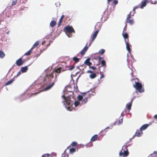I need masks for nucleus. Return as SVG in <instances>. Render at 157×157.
Instances as JSON below:
<instances>
[{
  "instance_id": "nucleus-1",
  "label": "nucleus",
  "mask_w": 157,
  "mask_h": 157,
  "mask_svg": "<svg viewBox=\"0 0 157 157\" xmlns=\"http://www.w3.org/2000/svg\"><path fill=\"white\" fill-rule=\"evenodd\" d=\"M74 93L71 92V94H69L68 92H66L62 96V102L63 103V105L68 111H72L73 109V105L74 104L75 107L80 105L81 106L82 105L80 101H75L73 95Z\"/></svg>"
},
{
  "instance_id": "nucleus-2",
  "label": "nucleus",
  "mask_w": 157,
  "mask_h": 157,
  "mask_svg": "<svg viewBox=\"0 0 157 157\" xmlns=\"http://www.w3.org/2000/svg\"><path fill=\"white\" fill-rule=\"evenodd\" d=\"M53 78V73L50 74H45V76L44 77L43 85L44 86H47L44 88V91H46L51 89L55 84V82H52L50 83L52 79Z\"/></svg>"
},
{
  "instance_id": "nucleus-3",
  "label": "nucleus",
  "mask_w": 157,
  "mask_h": 157,
  "mask_svg": "<svg viewBox=\"0 0 157 157\" xmlns=\"http://www.w3.org/2000/svg\"><path fill=\"white\" fill-rule=\"evenodd\" d=\"M64 31L66 32V35L69 37H71L72 36V35L71 33H75V31L72 26L67 25L64 28Z\"/></svg>"
},
{
  "instance_id": "nucleus-4",
  "label": "nucleus",
  "mask_w": 157,
  "mask_h": 157,
  "mask_svg": "<svg viewBox=\"0 0 157 157\" xmlns=\"http://www.w3.org/2000/svg\"><path fill=\"white\" fill-rule=\"evenodd\" d=\"M133 86L140 93H142L144 91V89L142 88V84L139 82H135V84L133 85Z\"/></svg>"
},
{
  "instance_id": "nucleus-5",
  "label": "nucleus",
  "mask_w": 157,
  "mask_h": 157,
  "mask_svg": "<svg viewBox=\"0 0 157 157\" xmlns=\"http://www.w3.org/2000/svg\"><path fill=\"white\" fill-rule=\"evenodd\" d=\"M128 146L124 145L122 147L121 150L120 152L119 155L121 156L122 155L127 156L129 154V152L128 151L127 147Z\"/></svg>"
},
{
  "instance_id": "nucleus-6",
  "label": "nucleus",
  "mask_w": 157,
  "mask_h": 157,
  "mask_svg": "<svg viewBox=\"0 0 157 157\" xmlns=\"http://www.w3.org/2000/svg\"><path fill=\"white\" fill-rule=\"evenodd\" d=\"M125 42L126 44V48L128 52L130 54L131 51V45L128 42H127V40H125Z\"/></svg>"
},
{
  "instance_id": "nucleus-7",
  "label": "nucleus",
  "mask_w": 157,
  "mask_h": 157,
  "mask_svg": "<svg viewBox=\"0 0 157 157\" xmlns=\"http://www.w3.org/2000/svg\"><path fill=\"white\" fill-rule=\"evenodd\" d=\"M87 43L86 45L79 53L81 54L82 55H83L85 54V52L87 51L88 48V47L87 46Z\"/></svg>"
},
{
  "instance_id": "nucleus-8",
  "label": "nucleus",
  "mask_w": 157,
  "mask_h": 157,
  "mask_svg": "<svg viewBox=\"0 0 157 157\" xmlns=\"http://www.w3.org/2000/svg\"><path fill=\"white\" fill-rule=\"evenodd\" d=\"M88 96L85 97L84 98L82 99V100L80 101L81 104L82 105H84L86 104L88 101Z\"/></svg>"
},
{
  "instance_id": "nucleus-9",
  "label": "nucleus",
  "mask_w": 157,
  "mask_h": 157,
  "mask_svg": "<svg viewBox=\"0 0 157 157\" xmlns=\"http://www.w3.org/2000/svg\"><path fill=\"white\" fill-rule=\"evenodd\" d=\"M147 0H142L141 3V5L140 6V8L143 9L144 7L146 6L147 5Z\"/></svg>"
},
{
  "instance_id": "nucleus-10",
  "label": "nucleus",
  "mask_w": 157,
  "mask_h": 157,
  "mask_svg": "<svg viewBox=\"0 0 157 157\" xmlns=\"http://www.w3.org/2000/svg\"><path fill=\"white\" fill-rule=\"evenodd\" d=\"M24 62L22 60L21 58L17 60L16 63L18 66H20Z\"/></svg>"
},
{
  "instance_id": "nucleus-11",
  "label": "nucleus",
  "mask_w": 157,
  "mask_h": 157,
  "mask_svg": "<svg viewBox=\"0 0 157 157\" xmlns=\"http://www.w3.org/2000/svg\"><path fill=\"white\" fill-rule=\"evenodd\" d=\"M90 58L87 59L85 61L84 63L89 66H90L92 64V63L90 61Z\"/></svg>"
},
{
  "instance_id": "nucleus-12",
  "label": "nucleus",
  "mask_w": 157,
  "mask_h": 157,
  "mask_svg": "<svg viewBox=\"0 0 157 157\" xmlns=\"http://www.w3.org/2000/svg\"><path fill=\"white\" fill-rule=\"evenodd\" d=\"M149 126V125L148 124H144L140 128V130L141 131L145 130Z\"/></svg>"
},
{
  "instance_id": "nucleus-13",
  "label": "nucleus",
  "mask_w": 157,
  "mask_h": 157,
  "mask_svg": "<svg viewBox=\"0 0 157 157\" xmlns=\"http://www.w3.org/2000/svg\"><path fill=\"white\" fill-rule=\"evenodd\" d=\"M132 105V102H128L126 105V108L128 109V111H129L131 109V108Z\"/></svg>"
},
{
  "instance_id": "nucleus-14",
  "label": "nucleus",
  "mask_w": 157,
  "mask_h": 157,
  "mask_svg": "<svg viewBox=\"0 0 157 157\" xmlns=\"http://www.w3.org/2000/svg\"><path fill=\"white\" fill-rule=\"evenodd\" d=\"M122 35L124 39V40H126L127 39L128 40V35L127 33H124V32H123L122 33Z\"/></svg>"
},
{
  "instance_id": "nucleus-15",
  "label": "nucleus",
  "mask_w": 157,
  "mask_h": 157,
  "mask_svg": "<svg viewBox=\"0 0 157 157\" xmlns=\"http://www.w3.org/2000/svg\"><path fill=\"white\" fill-rule=\"evenodd\" d=\"M28 69V66H25L21 68V71L22 73H25L27 72Z\"/></svg>"
},
{
  "instance_id": "nucleus-16",
  "label": "nucleus",
  "mask_w": 157,
  "mask_h": 157,
  "mask_svg": "<svg viewBox=\"0 0 157 157\" xmlns=\"http://www.w3.org/2000/svg\"><path fill=\"white\" fill-rule=\"evenodd\" d=\"M99 29L98 30H96L94 33V34H93V37H92V41H93L96 38V37L97 35H98V34L99 32Z\"/></svg>"
},
{
  "instance_id": "nucleus-17",
  "label": "nucleus",
  "mask_w": 157,
  "mask_h": 157,
  "mask_svg": "<svg viewBox=\"0 0 157 157\" xmlns=\"http://www.w3.org/2000/svg\"><path fill=\"white\" fill-rule=\"evenodd\" d=\"M14 80V78L12 79H10L5 84V86H6L7 85L10 84L13 82Z\"/></svg>"
},
{
  "instance_id": "nucleus-18",
  "label": "nucleus",
  "mask_w": 157,
  "mask_h": 157,
  "mask_svg": "<svg viewBox=\"0 0 157 157\" xmlns=\"http://www.w3.org/2000/svg\"><path fill=\"white\" fill-rule=\"evenodd\" d=\"M157 151H154L153 153L150 154L148 157H157Z\"/></svg>"
},
{
  "instance_id": "nucleus-19",
  "label": "nucleus",
  "mask_w": 157,
  "mask_h": 157,
  "mask_svg": "<svg viewBox=\"0 0 157 157\" xmlns=\"http://www.w3.org/2000/svg\"><path fill=\"white\" fill-rule=\"evenodd\" d=\"M56 21L55 20L52 21L50 23V26L51 27L53 28V27L56 25Z\"/></svg>"
},
{
  "instance_id": "nucleus-20",
  "label": "nucleus",
  "mask_w": 157,
  "mask_h": 157,
  "mask_svg": "<svg viewBox=\"0 0 157 157\" xmlns=\"http://www.w3.org/2000/svg\"><path fill=\"white\" fill-rule=\"evenodd\" d=\"M98 135L95 134L92 137L90 140V141L94 142L98 138Z\"/></svg>"
},
{
  "instance_id": "nucleus-21",
  "label": "nucleus",
  "mask_w": 157,
  "mask_h": 157,
  "mask_svg": "<svg viewBox=\"0 0 157 157\" xmlns=\"http://www.w3.org/2000/svg\"><path fill=\"white\" fill-rule=\"evenodd\" d=\"M142 134L143 132H142V131H140V132H137V130L136 132L135 133V135H136V136L137 137H140L142 135Z\"/></svg>"
},
{
  "instance_id": "nucleus-22",
  "label": "nucleus",
  "mask_w": 157,
  "mask_h": 157,
  "mask_svg": "<svg viewBox=\"0 0 157 157\" xmlns=\"http://www.w3.org/2000/svg\"><path fill=\"white\" fill-rule=\"evenodd\" d=\"M97 76V75L95 73H93L91 74L90 75V78L91 79H94Z\"/></svg>"
},
{
  "instance_id": "nucleus-23",
  "label": "nucleus",
  "mask_w": 157,
  "mask_h": 157,
  "mask_svg": "<svg viewBox=\"0 0 157 157\" xmlns=\"http://www.w3.org/2000/svg\"><path fill=\"white\" fill-rule=\"evenodd\" d=\"M132 11H131L129 14H128L127 17V18L125 20V22H128V20L129 18H131V16H132Z\"/></svg>"
},
{
  "instance_id": "nucleus-24",
  "label": "nucleus",
  "mask_w": 157,
  "mask_h": 157,
  "mask_svg": "<svg viewBox=\"0 0 157 157\" xmlns=\"http://www.w3.org/2000/svg\"><path fill=\"white\" fill-rule=\"evenodd\" d=\"M62 68L61 67L55 68L54 70L55 72L57 73H60L61 70Z\"/></svg>"
},
{
  "instance_id": "nucleus-25",
  "label": "nucleus",
  "mask_w": 157,
  "mask_h": 157,
  "mask_svg": "<svg viewBox=\"0 0 157 157\" xmlns=\"http://www.w3.org/2000/svg\"><path fill=\"white\" fill-rule=\"evenodd\" d=\"M85 96L82 95H78V101H81Z\"/></svg>"
},
{
  "instance_id": "nucleus-26",
  "label": "nucleus",
  "mask_w": 157,
  "mask_h": 157,
  "mask_svg": "<svg viewBox=\"0 0 157 157\" xmlns=\"http://www.w3.org/2000/svg\"><path fill=\"white\" fill-rule=\"evenodd\" d=\"M76 151V149L75 148H71L70 149L69 153L71 154H73Z\"/></svg>"
},
{
  "instance_id": "nucleus-27",
  "label": "nucleus",
  "mask_w": 157,
  "mask_h": 157,
  "mask_svg": "<svg viewBox=\"0 0 157 157\" xmlns=\"http://www.w3.org/2000/svg\"><path fill=\"white\" fill-rule=\"evenodd\" d=\"M79 59H80L77 58V56H75L72 59L75 62V63H77L79 61Z\"/></svg>"
},
{
  "instance_id": "nucleus-28",
  "label": "nucleus",
  "mask_w": 157,
  "mask_h": 157,
  "mask_svg": "<svg viewBox=\"0 0 157 157\" xmlns=\"http://www.w3.org/2000/svg\"><path fill=\"white\" fill-rule=\"evenodd\" d=\"M64 17V15H63L61 17L60 19L59 20V23L58 24V26L59 27L61 23V22L62 21V19Z\"/></svg>"
},
{
  "instance_id": "nucleus-29",
  "label": "nucleus",
  "mask_w": 157,
  "mask_h": 157,
  "mask_svg": "<svg viewBox=\"0 0 157 157\" xmlns=\"http://www.w3.org/2000/svg\"><path fill=\"white\" fill-rule=\"evenodd\" d=\"M39 44V42L38 41H36L35 43L33 45L32 47L31 48L33 50L34 48L36 47L37 45H38Z\"/></svg>"
},
{
  "instance_id": "nucleus-30",
  "label": "nucleus",
  "mask_w": 157,
  "mask_h": 157,
  "mask_svg": "<svg viewBox=\"0 0 157 157\" xmlns=\"http://www.w3.org/2000/svg\"><path fill=\"white\" fill-rule=\"evenodd\" d=\"M5 56V54L2 51L0 50V58H3Z\"/></svg>"
},
{
  "instance_id": "nucleus-31",
  "label": "nucleus",
  "mask_w": 157,
  "mask_h": 157,
  "mask_svg": "<svg viewBox=\"0 0 157 157\" xmlns=\"http://www.w3.org/2000/svg\"><path fill=\"white\" fill-rule=\"evenodd\" d=\"M32 50H33V49H32L31 48L30 50H29L27 52H26L25 54L24 55L28 56L29 55H30V53H31L32 51Z\"/></svg>"
},
{
  "instance_id": "nucleus-32",
  "label": "nucleus",
  "mask_w": 157,
  "mask_h": 157,
  "mask_svg": "<svg viewBox=\"0 0 157 157\" xmlns=\"http://www.w3.org/2000/svg\"><path fill=\"white\" fill-rule=\"evenodd\" d=\"M101 65L103 67H105L106 66V62L105 60H102L101 62Z\"/></svg>"
},
{
  "instance_id": "nucleus-33",
  "label": "nucleus",
  "mask_w": 157,
  "mask_h": 157,
  "mask_svg": "<svg viewBox=\"0 0 157 157\" xmlns=\"http://www.w3.org/2000/svg\"><path fill=\"white\" fill-rule=\"evenodd\" d=\"M128 22L131 25H133L134 24L133 20V19H129L128 20Z\"/></svg>"
},
{
  "instance_id": "nucleus-34",
  "label": "nucleus",
  "mask_w": 157,
  "mask_h": 157,
  "mask_svg": "<svg viewBox=\"0 0 157 157\" xmlns=\"http://www.w3.org/2000/svg\"><path fill=\"white\" fill-rule=\"evenodd\" d=\"M105 51V50H104V49H101L99 50L98 53L101 54H103V53H104Z\"/></svg>"
},
{
  "instance_id": "nucleus-35",
  "label": "nucleus",
  "mask_w": 157,
  "mask_h": 157,
  "mask_svg": "<svg viewBox=\"0 0 157 157\" xmlns=\"http://www.w3.org/2000/svg\"><path fill=\"white\" fill-rule=\"evenodd\" d=\"M71 145L73 146H75L77 145V143L75 142H73L71 144Z\"/></svg>"
},
{
  "instance_id": "nucleus-36",
  "label": "nucleus",
  "mask_w": 157,
  "mask_h": 157,
  "mask_svg": "<svg viewBox=\"0 0 157 157\" xmlns=\"http://www.w3.org/2000/svg\"><path fill=\"white\" fill-rule=\"evenodd\" d=\"M21 72L20 71H19L18 72L17 75L15 76H14V78H17L18 76H19L20 75H21Z\"/></svg>"
},
{
  "instance_id": "nucleus-37",
  "label": "nucleus",
  "mask_w": 157,
  "mask_h": 157,
  "mask_svg": "<svg viewBox=\"0 0 157 157\" xmlns=\"http://www.w3.org/2000/svg\"><path fill=\"white\" fill-rule=\"evenodd\" d=\"M17 1V0H13L12 2V5L13 6L15 5Z\"/></svg>"
},
{
  "instance_id": "nucleus-38",
  "label": "nucleus",
  "mask_w": 157,
  "mask_h": 157,
  "mask_svg": "<svg viewBox=\"0 0 157 157\" xmlns=\"http://www.w3.org/2000/svg\"><path fill=\"white\" fill-rule=\"evenodd\" d=\"M69 89H69H68V90H67V91H63V94H64V93H65V92H68V93H69V94H71V92H73L72 91H70V89Z\"/></svg>"
},
{
  "instance_id": "nucleus-39",
  "label": "nucleus",
  "mask_w": 157,
  "mask_h": 157,
  "mask_svg": "<svg viewBox=\"0 0 157 157\" xmlns=\"http://www.w3.org/2000/svg\"><path fill=\"white\" fill-rule=\"evenodd\" d=\"M135 8L134 7L133 9V14H132V16H133L134 15L135 13Z\"/></svg>"
},
{
  "instance_id": "nucleus-40",
  "label": "nucleus",
  "mask_w": 157,
  "mask_h": 157,
  "mask_svg": "<svg viewBox=\"0 0 157 157\" xmlns=\"http://www.w3.org/2000/svg\"><path fill=\"white\" fill-rule=\"evenodd\" d=\"M114 1V5H116L118 3V2L117 0H113Z\"/></svg>"
},
{
  "instance_id": "nucleus-41",
  "label": "nucleus",
  "mask_w": 157,
  "mask_h": 157,
  "mask_svg": "<svg viewBox=\"0 0 157 157\" xmlns=\"http://www.w3.org/2000/svg\"><path fill=\"white\" fill-rule=\"evenodd\" d=\"M90 68H91V69H92L93 70H96L97 69V68L96 67H94V66H91L90 67Z\"/></svg>"
},
{
  "instance_id": "nucleus-42",
  "label": "nucleus",
  "mask_w": 157,
  "mask_h": 157,
  "mask_svg": "<svg viewBox=\"0 0 157 157\" xmlns=\"http://www.w3.org/2000/svg\"><path fill=\"white\" fill-rule=\"evenodd\" d=\"M74 66H72L69 69V70L70 71H71L74 68Z\"/></svg>"
},
{
  "instance_id": "nucleus-43",
  "label": "nucleus",
  "mask_w": 157,
  "mask_h": 157,
  "mask_svg": "<svg viewBox=\"0 0 157 157\" xmlns=\"http://www.w3.org/2000/svg\"><path fill=\"white\" fill-rule=\"evenodd\" d=\"M123 122V118L121 119L119 121L118 124H121Z\"/></svg>"
},
{
  "instance_id": "nucleus-44",
  "label": "nucleus",
  "mask_w": 157,
  "mask_h": 157,
  "mask_svg": "<svg viewBox=\"0 0 157 157\" xmlns=\"http://www.w3.org/2000/svg\"><path fill=\"white\" fill-rule=\"evenodd\" d=\"M132 139H130V140H129V141H128V142H127L125 144V146L127 145V144L129 143V142H130L131 141V140H132Z\"/></svg>"
},
{
  "instance_id": "nucleus-45",
  "label": "nucleus",
  "mask_w": 157,
  "mask_h": 157,
  "mask_svg": "<svg viewBox=\"0 0 157 157\" xmlns=\"http://www.w3.org/2000/svg\"><path fill=\"white\" fill-rule=\"evenodd\" d=\"M115 123H116V122H115L114 123H112L111 124V129H112V128L113 127V125H115Z\"/></svg>"
},
{
  "instance_id": "nucleus-46",
  "label": "nucleus",
  "mask_w": 157,
  "mask_h": 157,
  "mask_svg": "<svg viewBox=\"0 0 157 157\" xmlns=\"http://www.w3.org/2000/svg\"><path fill=\"white\" fill-rule=\"evenodd\" d=\"M126 26H127V24H126L125 26H124V28L123 32H124V31H125L126 30Z\"/></svg>"
},
{
  "instance_id": "nucleus-47",
  "label": "nucleus",
  "mask_w": 157,
  "mask_h": 157,
  "mask_svg": "<svg viewBox=\"0 0 157 157\" xmlns=\"http://www.w3.org/2000/svg\"><path fill=\"white\" fill-rule=\"evenodd\" d=\"M139 5H138L134 7V8H135L136 9L139 8Z\"/></svg>"
},
{
  "instance_id": "nucleus-48",
  "label": "nucleus",
  "mask_w": 157,
  "mask_h": 157,
  "mask_svg": "<svg viewBox=\"0 0 157 157\" xmlns=\"http://www.w3.org/2000/svg\"><path fill=\"white\" fill-rule=\"evenodd\" d=\"M87 73H90L91 74L92 73H93V72L91 70H88V71H87Z\"/></svg>"
},
{
  "instance_id": "nucleus-49",
  "label": "nucleus",
  "mask_w": 157,
  "mask_h": 157,
  "mask_svg": "<svg viewBox=\"0 0 157 157\" xmlns=\"http://www.w3.org/2000/svg\"><path fill=\"white\" fill-rule=\"evenodd\" d=\"M136 98L135 96L134 97L132 98L131 99V101L130 102H132V101H133L134 99Z\"/></svg>"
},
{
  "instance_id": "nucleus-50",
  "label": "nucleus",
  "mask_w": 157,
  "mask_h": 157,
  "mask_svg": "<svg viewBox=\"0 0 157 157\" xmlns=\"http://www.w3.org/2000/svg\"><path fill=\"white\" fill-rule=\"evenodd\" d=\"M45 154V155L46 157H48L50 155V154Z\"/></svg>"
},
{
  "instance_id": "nucleus-51",
  "label": "nucleus",
  "mask_w": 157,
  "mask_h": 157,
  "mask_svg": "<svg viewBox=\"0 0 157 157\" xmlns=\"http://www.w3.org/2000/svg\"><path fill=\"white\" fill-rule=\"evenodd\" d=\"M104 77V75L103 74H101V76L100 77V79H101L102 78H103Z\"/></svg>"
},
{
  "instance_id": "nucleus-52",
  "label": "nucleus",
  "mask_w": 157,
  "mask_h": 157,
  "mask_svg": "<svg viewBox=\"0 0 157 157\" xmlns=\"http://www.w3.org/2000/svg\"><path fill=\"white\" fill-rule=\"evenodd\" d=\"M157 3V1H154V2L153 3H151V4H156Z\"/></svg>"
},
{
  "instance_id": "nucleus-53",
  "label": "nucleus",
  "mask_w": 157,
  "mask_h": 157,
  "mask_svg": "<svg viewBox=\"0 0 157 157\" xmlns=\"http://www.w3.org/2000/svg\"><path fill=\"white\" fill-rule=\"evenodd\" d=\"M155 119H157V114L155 115L154 117Z\"/></svg>"
},
{
  "instance_id": "nucleus-54",
  "label": "nucleus",
  "mask_w": 157,
  "mask_h": 157,
  "mask_svg": "<svg viewBox=\"0 0 157 157\" xmlns=\"http://www.w3.org/2000/svg\"><path fill=\"white\" fill-rule=\"evenodd\" d=\"M112 0H107V4H109V2L111 1Z\"/></svg>"
},
{
  "instance_id": "nucleus-55",
  "label": "nucleus",
  "mask_w": 157,
  "mask_h": 157,
  "mask_svg": "<svg viewBox=\"0 0 157 157\" xmlns=\"http://www.w3.org/2000/svg\"><path fill=\"white\" fill-rule=\"evenodd\" d=\"M71 88V86H69L67 87V90H68V89L69 88Z\"/></svg>"
},
{
  "instance_id": "nucleus-56",
  "label": "nucleus",
  "mask_w": 157,
  "mask_h": 157,
  "mask_svg": "<svg viewBox=\"0 0 157 157\" xmlns=\"http://www.w3.org/2000/svg\"><path fill=\"white\" fill-rule=\"evenodd\" d=\"M41 157H46L45 155V154H43L41 156Z\"/></svg>"
},
{
  "instance_id": "nucleus-57",
  "label": "nucleus",
  "mask_w": 157,
  "mask_h": 157,
  "mask_svg": "<svg viewBox=\"0 0 157 157\" xmlns=\"http://www.w3.org/2000/svg\"><path fill=\"white\" fill-rule=\"evenodd\" d=\"M135 136H136L135 135H134L132 137V138H131V139H133Z\"/></svg>"
},
{
  "instance_id": "nucleus-58",
  "label": "nucleus",
  "mask_w": 157,
  "mask_h": 157,
  "mask_svg": "<svg viewBox=\"0 0 157 157\" xmlns=\"http://www.w3.org/2000/svg\"><path fill=\"white\" fill-rule=\"evenodd\" d=\"M123 113H124V112H123L121 113V116H123Z\"/></svg>"
},
{
  "instance_id": "nucleus-59",
  "label": "nucleus",
  "mask_w": 157,
  "mask_h": 157,
  "mask_svg": "<svg viewBox=\"0 0 157 157\" xmlns=\"http://www.w3.org/2000/svg\"><path fill=\"white\" fill-rule=\"evenodd\" d=\"M39 93V92H36V93H34L33 94H35V95H36Z\"/></svg>"
},
{
  "instance_id": "nucleus-60",
  "label": "nucleus",
  "mask_w": 157,
  "mask_h": 157,
  "mask_svg": "<svg viewBox=\"0 0 157 157\" xmlns=\"http://www.w3.org/2000/svg\"><path fill=\"white\" fill-rule=\"evenodd\" d=\"M105 130H104V129H103L100 132V133H101V132H103V131H105Z\"/></svg>"
},
{
  "instance_id": "nucleus-61",
  "label": "nucleus",
  "mask_w": 157,
  "mask_h": 157,
  "mask_svg": "<svg viewBox=\"0 0 157 157\" xmlns=\"http://www.w3.org/2000/svg\"><path fill=\"white\" fill-rule=\"evenodd\" d=\"M101 57H98V59L99 60H100L101 59Z\"/></svg>"
},
{
  "instance_id": "nucleus-62",
  "label": "nucleus",
  "mask_w": 157,
  "mask_h": 157,
  "mask_svg": "<svg viewBox=\"0 0 157 157\" xmlns=\"http://www.w3.org/2000/svg\"><path fill=\"white\" fill-rule=\"evenodd\" d=\"M106 128L107 129H109V128H110L109 127H106Z\"/></svg>"
},
{
  "instance_id": "nucleus-63",
  "label": "nucleus",
  "mask_w": 157,
  "mask_h": 157,
  "mask_svg": "<svg viewBox=\"0 0 157 157\" xmlns=\"http://www.w3.org/2000/svg\"><path fill=\"white\" fill-rule=\"evenodd\" d=\"M91 44V43H90V44H89L88 46V48L90 46V45Z\"/></svg>"
},
{
  "instance_id": "nucleus-64",
  "label": "nucleus",
  "mask_w": 157,
  "mask_h": 157,
  "mask_svg": "<svg viewBox=\"0 0 157 157\" xmlns=\"http://www.w3.org/2000/svg\"><path fill=\"white\" fill-rule=\"evenodd\" d=\"M63 154H62V155L61 156V157H65V156H63Z\"/></svg>"
}]
</instances>
